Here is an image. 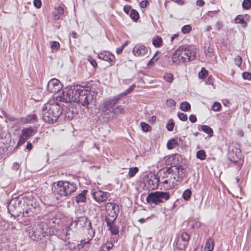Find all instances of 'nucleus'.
<instances>
[{
  "instance_id": "obj_2",
  "label": "nucleus",
  "mask_w": 251,
  "mask_h": 251,
  "mask_svg": "<svg viewBox=\"0 0 251 251\" xmlns=\"http://www.w3.org/2000/svg\"><path fill=\"white\" fill-rule=\"evenodd\" d=\"M62 110L60 104L54 100H50L42 108L43 120L49 124H53L61 114Z\"/></svg>"
},
{
  "instance_id": "obj_64",
  "label": "nucleus",
  "mask_w": 251,
  "mask_h": 251,
  "mask_svg": "<svg viewBox=\"0 0 251 251\" xmlns=\"http://www.w3.org/2000/svg\"><path fill=\"white\" fill-rule=\"evenodd\" d=\"M156 120V117L154 116H152L151 119H150V121L151 122V124H153V123Z\"/></svg>"
},
{
  "instance_id": "obj_17",
  "label": "nucleus",
  "mask_w": 251,
  "mask_h": 251,
  "mask_svg": "<svg viewBox=\"0 0 251 251\" xmlns=\"http://www.w3.org/2000/svg\"><path fill=\"white\" fill-rule=\"evenodd\" d=\"M127 94L126 92L125 91L119 95L114 97L112 99H110L107 100L105 101V105L106 106H111V105H115L119 100L122 99L123 97L126 96Z\"/></svg>"
},
{
  "instance_id": "obj_63",
  "label": "nucleus",
  "mask_w": 251,
  "mask_h": 251,
  "mask_svg": "<svg viewBox=\"0 0 251 251\" xmlns=\"http://www.w3.org/2000/svg\"><path fill=\"white\" fill-rule=\"evenodd\" d=\"M206 84L210 85L212 83V80L211 79V78L210 77H209L207 79V80L205 82Z\"/></svg>"
},
{
  "instance_id": "obj_19",
  "label": "nucleus",
  "mask_w": 251,
  "mask_h": 251,
  "mask_svg": "<svg viewBox=\"0 0 251 251\" xmlns=\"http://www.w3.org/2000/svg\"><path fill=\"white\" fill-rule=\"evenodd\" d=\"M160 178L159 176L158 178H156L155 176L153 177V179L151 178L148 180V184L150 186V188L154 190L159 185V184H161Z\"/></svg>"
},
{
  "instance_id": "obj_31",
  "label": "nucleus",
  "mask_w": 251,
  "mask_h": 251,
  "mask_svg": "<svg viewBox=\"0 0 251 251\" xmlns=\"http://www.w3.org/2000/svg\"><path fill=\"white\" fill-rule=\"evenodd\" d=\"M207 75L208 71L204 68H202L198 74L199 77L201 79H204L206 78Z\"/></svg>"
},
{
  "instance_id": "obj_5",
  "label": "nucleus",
  "mask_w": 251,
  "mask_h": 251,
  "mask_svg": "<svg viewBox=\"0 0 251 251\" xmlns=\"http://www.w3.org/2000/svg\"><path fill=\"white\" fill-rule=\"evenodd\" d=\"M77 189L76 185L74 182L67 181H59L54 182L52 190L55 195L61 197H69Z\"/></svg>"
},
{
  "instance_id": "obj_24",
  "label": "nucleus",
  "mask_w": 251,
  "mask_h": 251,
  "mask_svg": "<svg viewBox=\"0 0 251 251\" xmlns=\"http://www.w3.org/2000/svg\"><path fill=\"white\" fill-rule=\"evenodd\" d=\"M34 134V131L30 128H25L22 131V135L28 139Z\"/></svg>"
},
{
  "instance_id": "obj_4",
  "label": "nucleus",
  "mask_w": 251,
  "mask_h": 251,
  "mask_svg": "<svg viewBox=\"0 0 251 251\" xmlns=\"http://www.w3.org/2000/svg\"><path fill=\"white\" fill-rule=\"evenodd\" d=\"M17 211L19 213L17 217L21 215L24 217L31 216L37 214L40 211L38 204L35 203L33 205V201L27 200L22 196L17 197Z\"/></svg>"
},
{
  "instance_id": "obj_42",
  "label": "nucleus",
  "mask_w": 251,
  "mask_h": 251,
  "mask_svg": "<svg viewBox=\"0 0 251 251\" xmlns=\"http://www.w3.org/2000/svg\"><path fill=\"white\" fill-rule=\"evenodd\" d=\"M243 7L244 9H248L251 6V0H244L242 3Z\"/></svg>"
},
{
  "instance_id": "obj_23",
  "label": "nucleus",
  "mask_w": 251,
  "mask_h": 251,
  "mask_svg": "<svg viewBox=\"0 0 251 251\" xmlns=\"http://www.w3.org/2000/svg\"><path fill=\"white\" fill-rule=\"evenodd\" d=\"M64 10L63 7L58 6L54 9L52 13V15L55 20H58L61 15L63 14Z\"/></svg>"
},
{
  "instance_id": "obj_60",
  "label": "nucleus",
  "mask_w": 251,
  "mask_h": 251,
  "mask_svg": "<svg viewBox=\"0 0 251 251\" xmlns=\"http://www.w3.org/2000/svg\"><path fill=\"white\" fill-rule=\"evenodd\" d=\"M204 3V1L203 0H198L197 1V5L200 6H202Z\"/></svg>"
},
{
  "instance_id": "obj_34",
  "label": "nucleus",
  "mask_w": 251,
  "mask_h": 251,
  "mask_svg": "<svg viewBox=\"0 0 251 251\" xmlns=\"http://www.w3.org/2000/svg\"><path fill=\"white\" fill-rule=\"evenodd\" d=\"M192 193L190 190L187 189L184 191L182 197L185 201H188L191 197Z\"/></svg>"
},
{
  "instance_id": "obj_44",
  "label": "nucleus",
  "mask_w": 251,
  "mask_h": 251,
  "mask_svg": "<svg viewBox=\"0 0 251 251\" xmlns=\"http://www.w3.org/2000/svg\"><path fill=\"white\" fill-rule=\"evenodd\" d=\"M28 139L26 137H25V135H21L19 140L18 143L17 144V147L18 146H20L24 144Z\"/></svg>"
},
{
  "instance_id": "obj_41",
  "label": "nucleus",
  "mask_w": 251,
  "mask_h": 251,
  "mask_svg": "<svg viewBox=\"0 0 251 251\" xmlns=\"http://www.w3.org/2000/svg\"><path fill=\"white\" fill-rule=\"evenodd\" d=\"M192 29V27L190 25H184L181 28V31L184 34L188 33Z\"/></svg>"
},
{
  "instance_id": "obj_20",
  "label": "nucleus",
  "mask_w": 251,
  "mask_h": 251,
  "mask_svg": "<svg viewBox=\"0 0 251 251\" xmlns=\"http://www.w3.org/2000/svg\"><path fill=\"white\" fill-rule=\"evenodd\" d=\"M16 200L13 198L7 205V209L9 214L12 216L15 217V210H16Z\"/></svg>"
},
{
  "instance_id": "obj_26",
  "label": "nucleus",
  "mask_w": 251,
  "mask_h": 251,
  "mask_svg": "<svg viewBox=\"0 0 251 251\" xmlns=\"http://www.w3.org/2000/svg\"><path fill=\"white\" fill-rule=\"evenodd\" d=\"M115 222H112L111 224H107V226L109 227V230H110L111 232L113 235H116L119 232V229L117 226L115 225Z\"/></svg>"
},
{
  "instance_id": "obj_35",
  "label": "nucleus",
  "mask_w": 251,
  "mask_h": 251,
  "mask_svg": "<svg viewBox=\"0 0 251 251\" xmlns=\"http://www.w3.org/2000/svg\"><path fill=\"white\" fill-rule=\"evenodd\" d=\"M201 127L202 130L206 133L209 137H211L213 135V131L210 126H201Z\"/></svg>"
},
{
  "instance_id": "obj_62",
  "label": "nucleus",
  "mask_w": 251,
  "mask_h": 251,
  "mask_svg": "<svg viewBox=\"0 0 251 251\" xmlns=\"http://www.w3.org/2000/svg\"><path fill=\"white\" fill-rule=\"evenodd\" d=\"M175 123L172 119H170L169 120L168 123L166 126H174Z\"/></svg>"
},
{
  "instance_id": "obj_46",
  "label": "nucleus",
  "mask_w": 251,
  "mask_h": 251,
  "mask_svg": "<svg viewBox=\"0 0 251 251\" xmlns=\"http://www.w3.org/2000/svg\"><path fill=\"white\" fill-rule=\"evenodd\" d=\"M177 115L179 119L181 121H185L187 119V115L183 113L178 112Z\"/></svg>"
},
{
  "instance_id": "obj_6",
  "label": "nucleus",
  "mask_w": 251,
  "mask_h": 251,
  "mask_svg": "<svg viewBox=\"0 0 251 251\" xmlns=\"http://www.w3.org/2000/svg\"><path fill=\"white\" fill-rule=\"evenodd\" d=\"M158 174L161 181L162 189L164 190H169L173 188L179 181L172 166L161 170Z\"/></svg>"
},
{
  "instance_id": "obj_32",
  "label": "nucleus",
  "mask_w": 251,
  "mask_h": 251,
  "mask_svg": "<svg viewBox=\"0 0 251 251\" xmlns=\"http://www.w3.org/2000/svg\"><path fill=\"white\" fill-rule=\"evenodd\" d=\"M129 15L130 18L134 21H137L139 18L138 12L134 9L131 10Z\"/></svg>"
},
{
  "instance_id": "obj_16",
  "label": "nucleus",
  "mask_w": 251,
  "mask_h": 251,
  "mask_svg": "<svg viewBox=\"0 0 251 251\" xmlns=\"http://www.w3.org/2000/svg\"><path fill=\"white\" fill-rule=\"evenodd\" d=\"M148 49L142 44L136 45L132 49L134 55L138 57H143L147 54Z\"/></svg>"
},
{
  "instance_id": "obj_45",
  "label": "nucleus",
  "mask_w": 251,
  "mask_h": 251,
  "mask_svg": "<svg viewBox=\"0 0 251 251\" xmlns=\"http://www.w3.org/2000/svg\"><path fill=\"white\" fill-rule=\"evenodd\" d=\"M2 115H3V116H4L5 117V121L6 123L8 122V121H14L15 120V118L14 117H12V116H10V115L7 114L4 112H3Z\"/></svg>"
},
{
  "instance_id": "obj_11",
  "label": "nucleus",
  "mask_w": 251,
  "mask_h": 251,
  "mask_svg": "<svg viewBox=\"0 0 251 251\" xmlns=\"http://www.w3.org/2000/svg\"><path fill=\"white\" fill-rule=\"evenodd\" d=\"M190 235L186 232H183L181 236L178 237L176 242V248L179 250H183L188 245Z\"/></svg>"
},
{
  "instance_id": "obj_58",
  "label": "nucleus",
  "mask_w": 251,
  "mask_h": 251,
  "mask_svg": "<svg viewBox=\"0 0 251 251\" xmlns=\"http://www.w3.org/2000/svg\"><path fill=\"white\" fill-rule=\"evenodd\" d=\"M148 3V1L147 0H143L140 3V6L142 8L146 7Z\"/></svg>"
},
{
  "instance_id": "obj_21",
  "label": "nucleus",
  "mask_w": 251,
  "mask_h": 251,
  "mask_svg": "<svg viewBox=\"0 0 251 251\" xmlns=\"http://www.w3.org/2000/svg\"><path fill=\"white\" fill-rule=\"evenodd\" d=\"M37 121V116L35 114L27 115L23 121V124H34Z\"/></svg>"
},
{
  "instance_id": "obj_7",
  "label": "nucleus",
  "mask_w": 251,
  "mask_h": 251,
  "mask_svg": "<svg viewBox=\"0 0 251 251\" xmlns=\"http://www.w3.org/2000/svg\"><path fill=\"white\" fill-rule=\"evenodd\" d=\"M115 105L106 106L105 101L101 105L102 111L99 117L98 124H104L110 121L115 115H119L125 113V108L121 105H118L114 107Z\"/></svg>"
},
{
  "instance_id": "obj_9",
  "label": "nucleus",
  "mask_w": 251,
  "mask_h": 251,
  "mask_svg": "<svg viewBox=\"0 0 251 251\" xmlns=\"http://www.w3.org/2000/svg\"><path fill=\"white\" fill-rule=\"evenodd\" d=\"M171 195L167 191H155L150 193L146 198V201L148 203H153L158 205L164 203L170 199Z\"/></svg>"
},
{
  "instance_id": "obj_1",
  "label": "nucleus",
  "mask_w": 251,
  "mask_h": 251,
  "mask_svg": "<svg viewBox=\"0 0 251 251\" xmlns=\"http://www.w3.org/2000/svg\"><path fill=\"white\" fill-rule=\"evenodd\" d=\"M95 92L86 89L84 86L77 85L73 89H67L56 97V101L63 102H76L87 107L94 99Z\"/></svg>"
},
{
  "instance_id": "obj_50",
  "label": "nucleus",
  "mask_w": 251,
  "mask_h": 251,
  "mask_svg": "<svg viewBox=\"0 0 251 251\" xmlns=\"http://www.w3.org/2000/svg\"><path fill=\"white\" fill-rule=\"evenodd\" d=\"M131 10L132 9L131 8V7L129 5H125L124 7V10L125 12L127 14H130Z\"/></svg>"
},
{
  "instance_id": "obj_8",
  "label": "nucleus",
  "mask_w": 251,
  "mask_h": 251,
  "mask_svg": "<svg viewBox=\"0 0 251 251\" xmlns=\"http://www.w3.org/2000/svg\"><path fill=\"white\" fill-rule=\"evenodd\" d=\"M27 231L29 232V236L34 240L41 239L52 233L51 228L49 227L48 225L43 222H39L35 227H28Z\"/></svg>"
},
{
  "instance_id": "obj_56",
  "label": "nucleus",
  "mask_w": 251,
  "mask_h": 251,
  "mask_svg": "<svg viewBox=\"0 0 251 251\" xmlns=\"http://www.w3.org/2000/svg\"><path fill=\"white\" fill-rule=\"evenodd\" d=\"M189 120L193 123H195L197 121V118L194 115H191L189 116Z\"/></svg>"
},
{
  "instance_id": "obj_28",
  "label": "nucleus",
  "mask_w": 251,
  "mask_h": 251,
  "mask_svg": "<svg viewBox=\"0 0 251 251\" xmlns=\"http://www.w3.org/2000/svg\"><path fill=\"white\" fill-rule=\"evenodd\" d=\"M152 44L156 48H159L162 44V40L160 37L156 36L152 39Z\"/></svg>"
},
{
  "instance_id": "obj_27",
  "label": "nucleus",
  "mask_w": 251,
  "mask_h": 251,
  "mask_svg": "<svg viewBox=\"0 0 251 251\" xmlns=\"http://www.w3.org/2000/svg\"><path fill=\"white\" fill-rule=\"evenodd\" d=\"M178 145L177 141L174 139L169 140L167 143V147L169 150L175 148Z\"/></svg>"
},
{
  "instance_id": "obj_52",
  "label": "nucleus",
  "mask_w": 251,
  "mask_h": 251,
  "mask_svg": "<svg viewBox=\"0 0 251 251\" xmlns=\"http://www.w3.org/2000/svg\"><path fill=\"white\" fill-rule=\"evenodd\" d=\"M135 87V85H132L129 88H128L125 92L126 94L128 95L132 92Z\"/></svg>"
},
{
  "instance_id": "obj_54",
  "label": "nucleus",
  "mask_w": 251,
  "mask_h": 251,
  "mask_svg": "<svg viewBox=\"0 0 251 251\" xmlns=\"http://www.w3.org/2000/svg\"><path fill=\"white\" fill-rule=\"evenodd\" d=\"M222 23L220 22H217L215 24L216 28L218 30H220L222 28Z\"/></svg>"
},
{
  "instance_id": "obj_30",
  "label": "nucleus",
  "mask_w": 251,
  "mask_h": 251,
  "mask_svg": "<svg viewBox=\"0 0 251 251\" xmlns=\"http://www.w3.org/2000/svg\"><path fill=\"white\" fill-rule=\"evenodd\" d=\"M235 21L237 24H242L244 25V27L246 26V21L242 15L237 16L235 19Z\"/></svg>"
},
{
  "instance_id": "obj_10",
  "label": "nucleus",
  "mask_w": 251,
  "mask_h": 251,
  "mask_svg": "<svg viewBox=\"0 0 251 251\" xmlns=\"http://www.w3.org/2000/svg\"><path fill=\"white\" fill-rule=\"evenodd\" d=\"M105 221L107 224L115 222L119 213V206L114 203L107 202L105 204Z\"/></svg>"
},
{
  "instance_id": "obj_37",
  "label": "nucleus",
  "mask_w": 251,
  "mask_h": 251,
  "mask_svg": "<svg viewBox=\"0 0 251 251\" xmlns=\"http://www.w3.org/2000/svg\"><path fill=\"white\" fill-rule=\"evenodd\" d=\"M222 107L221 104L218 102H215L211 106V109L214 111H219Z\"/></svg>"
},
{
  "instance_id": "obj_22",
  "label": "nucleus",
  "mask_w": 251,
  "mask_h": 251,
  "mask_svg": "<svg viewBox=\"0 0 251 251\" xmlns=\"http://www.w3.org/2000/svg\"><path fill=\"white\" fill-rule=\"evenodd\" d=\"M87 190H84L75 197V201L77 203L79 202H85L86 201V194Z\"/></svg>"
},
{
  "instance_id": "obj_49",
  "label": "nucleus",
  "mask_w": 251,
  "mask_h": 251,
  "mask_svg": "<svg viewBox=\"0 0 251 251\" xmlns=\"http://www.w3.org/2000/svg\"><path fill=\"white\" fill-rule=\"evenodd\" d=\"M242 59L240 56H237L235 58V64L238 66H240L242 63Z\"/></svg>"
},
{
  "instance_id": "obj_43",
  "label": "nucleus",
  "mask_w": 251,
  "mask_h": 251,
  "mask_svg": "<svg viewBox=\"0 0 251 251\" xmlns=\"http://www.w3.org/2000/svg\"><path fill=\"white\" fill-rule=\"evenodd\" d=\"M158 54V52H156L153 55V56L151 58V59L149 61L148 64L149 65L152 66L154 64V63L157 60L158 57H157V55Z\"/></svg>"
},
{
  "instance_id": "obj_25",
  "label": "nucleus",
  "mask_w": 251,
  "mask_h": 251,
  "mask_svg": "<svg viewBox=\"0 0 251 251\" xmlns=\"http://www.w3.org/2000/svg\"><path fill=\"white\" fill-rule=\"evenodd\" d=\"M214 248V241L213 239L209 238L208 239L206 243L205 250L207 251H212Z\"/></svg>"
},
{
  "instance_id": "obj_38",
  "label": "nucleus",
  "mask_w": 251,
  "mask_h": 251,
  "mask_svg": "<svg viewBox=\"0 0 251 251\" xmlns=\"http://www.w3.org/2000/svg\"><path fill=\"white\" fill-rule=\"evenodd\" d=\"M90 241V240H88L87 241H86L85 240H81L80 242V243L77 244V247L76 248V249H77L79 250L82 249L84 247L85 245L87 244H89Z\"/></svg>"
},
{
  "instance_id": "obj_53",
  "label": "nucleus",
  "mask_w": 251,
  "mask_h": 251,
  "mask_svg": "<svg viewBox=\"0 0 251 251\" xmlns=\"http://www.w3.org/2000/svg\"><path fill=\"white\" fill-rule=\"evenodd\" d=\"M140 128L142 129L144 132H148L151 130V126H140Z\"/></svg>"
},
{
  "instance_id": "obj_39",
  "label": "nucleus",
  "mask_w": 251,
  "mask_h": 251,
  "mask_svg": "<svg viewBox=\"0 0 251 251\" xmlns=\"http://www.w3.org/2000/svg\"><path fill=\"white\" fill-rule=\"evenodd\" d=\"M197 157L201 160H204L205 158L206 154L204 151L200 150L197 153Z\"/></svg>"
},
{
  "instance_id": "obj_36",
  "label": "nucleus",
  "mask_w": 251,
  "mask_h": 251,
  "mask_svg": "<svg viewBox=\"0 0 251 251\" xmlns=\"http://www.w3.org/2000/svg\"><path fill=\"white\" fill-rule=\"evenodd\" d=\"M163 77L164 79L169 83L172 82L174 79L173 75L170 73L165 74Z\"/></svg>"
},
{
  "instance_id": "obj_3",
  "label": "nucleus",
  "mask_w": 251,
  "mask_h": 251,
  "mask_svg": "<svg viewBox=\"0 0 251 251\" xmlns=\"http://www.w3.org/2000/svg\"><path fill=\"white\" fill-rule=\"evenodd\" d=\"M196 56L195 49L188 46H180L173 53L172 60L175 65L194 60Z\"/></svg>"
},
{
  "instance_id": "obj_47",
  "label": "nucleus",
  "mask_w": 251,
  "mask_h": 251,
  "mask_svg": "<svg viewBox=\"0 0 251 251\" xmlns=\"http://www.w3.org/2000/svg\"><path fill=\"white\" fill-rule=\"evenodd\" d=\"M242 77L244 79L251 80V73L245 72L242 74Z\"/></svg>"
},
{
  "instance_id": "obj_59",
  "label": "nucleus",
  "mask_w": 251,
  "mask_h": 251,
  "mask_svg": "<svg viewBox=\"0 0 251 251\" xmlns=\"http://www.w3.org/2000/svg\"><path fill=\"white\" fill-rule=\"evenodd\" d=\"M124 49V48H123V47L121 46V47L120 48H118L117 49H116V53L118 54H121L123 50Z\"/></svg>"
},
{
  "instance_id": "obj_40",
  "label": "nucleus",
  "mask_w": 251,
  "mask_h": 251,
  "mask_svg": "<svg viewBox=\"0 0 251 251\" xmlns=\"http://www.w3.org/2000/svg\"><path fill=\"white\" fill-rule=\"evenodd\" d=\"M50 47L52 50H58L60 48V44L58 42L52 41L50 43Z\"/></svg>"
},
{
  "instance_id": "obj_55",
  "label": "nucleus",
  "mask_w": 251,
  "mask_h": 251,
  "mask_svg": "<svg viewBox=\"0 0 251 251\" xmlns=\"http://www.w3.org/2000/svg\"><path fill=\"white\" fill-rule=\"evenodd\" d=\"M89 60L93 66L94 67H96L97 66V63L94 59L90 58Z\"/></svg>"
},
{
  "instance_id": "obj_48",
  "label": "nucleus",
  "mask_w": 251,
  "mask_h": 251,
  "mask_svg": "<svg viewBox=\"0 0 251 251\" xmlns=\"http://www.w3.org/2000/svg\"><path fill=\"white\" fill-rule=\"evenodd\" d=\"M166 104L170 107L175 106L176 104V101L173 99H169L167 100Z\"/></svg>"
},
{
  "instance_id": "obj_15",
  "label": "nucleus",
  "mask_w": 251,
  "mask_h": 251,
  "mask_svg": "<svg viewBox=\"0 0 251 251\" xmlns=\"http://www.w3.org/2000/svg\"><path fill=\"white\" fill-rule=\"evenodd\" d=\"M99 58L107 61L111 66L114 65L115 62V56L110 52L107 51H102L98 53Z\"/></svg>"
},
{
  "instance_id": "obj_33",
  "label": "nucleus",
  "mask_w": 251,
  "mask_h": 251,
  "mask_svg": "<svg viewBox=\"0 0 251 251\" xmlns=\"http://www.w3.org/2000/svg\"><path fill=\"white\" fill-rule=\"evenodd\" d=\"M190 104L186 101L183 102L181 103L180 109L184 111H187L190 109Z\"/></svg>"
},
{
  "instance_id": "obj_51",
  "label": "nucleus",
  "mask_w": 251,
  "mask_h": 251,
  "mask_svg": "<svg viewBox=\"0 0 251 251\" xmlns=\"http://www.w3.org/2000/svg\"><path fill=\"white\" fill-rule=\"evenodd\" d=\"M33 3H34V5L36 7H37L38 8L41 7V5H42V2H41V0H34Z\"/></svg>"
},
{
  "instance_id": "obj_29",
  "label": "nucleus",
  "mask_w": 251,
  "mask_h": 251,
  "mask_svg": "<svg viewBox=\"0 0 251 251\" xmlns=\"http://www.w3.org/2000/svg\"><path fill=\"white\" fill-rule=\"evenodd\" d=\"M139 169L137 167L130 168L129 169L128 176L129 177L131 178L135 176L136 174L138 172Z\"/></svg>"
},
{
  "instance_id": "obj_12",
  "label": "nucleus",
  "mask_w": 251,
  "mask_h": 251,
  "mask_svg": "<svg viewBox=\"0 0 251 251\" xmlns=\"http://www.w3.org/2000/svg\"><path fill=\"white\" fill-rule=\"evenodd\" d=\"M74 225L75 226L77 225H79L80 227L86 226L88 230L92 229L91 223L88 221V219L86 216H80L76 218L75 220L71 224V226H73Z\"/></svg>"
},
{
  "instance_id": "obj_61",
  "label": "nucleus",
  "mask_w": 251,
  "mask_h": 251,
  "mask_svg": "<svg viewBox=\"0 0 251 251\" xmlns=\"http://www.w3.org/2000/svg\"><path fill=\"white\" fill-rule=\"evenodd\" d=\"M106 247L108 250L111 249L113 247V244L112 242L111 241L110 243H107Z\"/></svg>"
},
{
  "instance_id": "obj_13",
  "label": "nucleus",
  "mask_w": 251,
  "mask_h": 251,
  "mask_svg": "<svg viewBox=\"0 0 251 251\" xmlns=\"http://www.w3.org/2000/svg\"><path fill=\"white\" fill-rule=\"evenodd\" d=\"M47 88L49 92L55 93L58 92L62 87L59 81L57 79L53 78L49 81Z\"/></svg>"
},
{
  "instance_id": "obj_18",
  "label": "nucleus",
  "mask_w": 251,
  "mask_h": 251,
  "mask_svg": "<svg viewBox=\"0 0 251 251\" xmlns=\"http://www.w3.org/2000/svg\"><path fill=\"white\" fill-rule=\"evenodd\" d=\"M174 173H175L176 177L179 181H180L185 176V170L181 166H172Z\"/></svg>"
},
{
  "instance_id": "obj_57",
  "label": "nucleus",
  "mask_w": 251,
  "mask_h": 251,
  "mask_svg": "<svg viewBox=\"0 0 251 251\" xmlns=\"http://www.w3.org/2000/svg\"><path fill=\"white\" fill-rule=\"evenodd\" d=\"M32 149V145L31 143L29 142H28L26 146V149L28 150V151H30Z\"/></svg>"
},
{
  "instance_id": "obj_14",
  "label": "nucleus",
  "mask_w": 251,
  "mask_h": 251,
  "mask_svg": "<svg viewBox=\"0 0 251 251\" xmlns=\"http://www.w3.org/2000/svg\"><path fill=\"white\" fill-rule=\"evenodd\" d=\"M93 198L98 202L100 203L105 201L109 197L110 195L108 192H103L101 190H98L92 193Z\"/></svg>"
}]
</instances>
